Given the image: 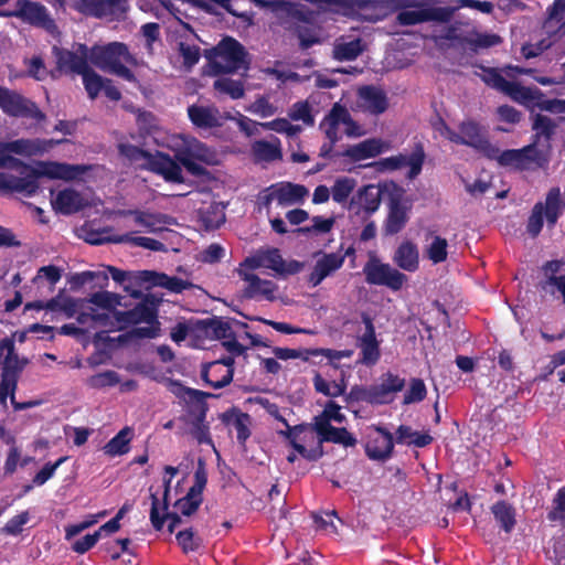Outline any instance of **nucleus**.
<instances>
[{
  "label": "nucleus",
  "instance_id": "f257e3e1",
  "mask_svg": "<svg viewBox=\"0 0 565 565\" xmlns=\"http://www.w3.org/2000/svg\"><path fill=\"white\" fill-rule=\"evenodd\" d=\"M2 168H4V163L0 160V169ZM93 169L94 167L89 164L39 161L34 166V175L18 177L8 172H0V189L32 195L39 189L36 177L66 182L86 181Z\"/></svg>",
  "mask_w": 565,
  "mask_h": 565
},
{
  "label": "nucleus",
  "instance_id": "f03ea898",
  "mask_svg": "<svg viewBox=\"0 0 565 565\" xmlns=\"http://www.w3.org/2000/svg\"><path fill=\"white\" fill-rule=\"evenodd\" d=\"M156 140L160 146L174 152L178 161L194 175L204 174L205 169L202 164L216 166L220 162L218 153L193 136L166 134Z\"/></svg>",
  "mask_w": 565,
  "mask_h": 565
},
{
  "label": "nucleus",
  "instance_id": "7ed1b4c3",
  "mask_svg": "<svg viewBox=\"0 0 565 565\" xmlns=\"http://www.w3.org/2000/svg\"><path fill=\"white\" fill-rule=\"evenodd\" d=\"M206 484V476L202 470H198L195 472V482L188 491L186 495L179 499L175 504V513H180L185 516L192 515L202 503V492ZM151 510H150V521L156 530H161L163 527L166 519H170L171 523L169 524V531L173 532L174 526L179 522V518L177 514H169L167 512L168 504L166 500L160 502L157 494L151 493Z\"/></svg>",
  "mask_w": 565,
  "mask_h": 565
},
{
  "label": "nucleus",
  "instance_id": "20e7f679",
  "mask_svg": "<svg viewBox=\"0 0 565 565\" xmlns=\"http://www.w3.org/2000/svg\"><path fill=\"white\" fill-rule=\"evenodd\" d=\"M88 306L79 312L77 322L79 324H88L93 329L99 327H114V322L121 329L120 318L125 312L116 311L115 308L120 303V297L109 291H98L90 296L87 300Z\"/></svg>",
  "mask_w": 565,
  "mask_h": 565
},
{
  "label": "nucleus",
  "instance_id": "39448f33",
  "mask_svg": "<svg viewBox=\"0 0 565 565\" xmlns=\"http://www.w3.org/2000/svg\"><path fill=\"white\" fill-rule=\"evenodd\" d=\"M89 61L106 73L114 74L129 82H135V75L127 64H136L127 45L121 42H111L106 45H95L90 49Z\"/></svg>",
  "mask_w": 565,
  "mask_h": 565
},
{
  "label": "nucleus",
  "instance_id": "423d86ee",
  "mask_svg": "<svg viewBox=\"0 0 565 565\" xmlns=\"http://www.w3.org/2000/svg\"><path fill=\"white\" fill-rule=\"evenodd\" d=\"M61 142V140L41 138H19L0 141V160L4 163V168H26V164L19 157L33 158L43 156Z\"/></svg>",
  "mask_w": 565,
  "mask_h": 565
},
{
  "label": "nucleus",
  "instance_id": "0eeeda50",
  "mask_svg": "<svg viewBox=\"0 0 565 565\" xmlns=\"http://www.w3.org/2000/svg\"><path fill=\"white\" fill-rule=\"evenodd\" d=\"M25 361L20 360L14 351V343L4 339L0 341V403L7 404L8 397H11L15 409H22L29 404H15L14 392L20 372L23 370Z\"/></svg>",
  "mask_w": 565,
  "mask_h": 565
},
{
  "label": "nucleus",
  "instance_id": "6e6552de",
  "mask_svg": "<svg viewBox=\"0 0 565 565\" xmlns=\"http://www.w3.org/2000/svg\"><path fill=\"white\" fill-rule=\"evenodd\" d=\"M303 264L296 259L286 260L280 250L274 247L259 248L247 256L237 269L254 273L256 269H268L277 276H289L302 270Z\"/></svg>",
  "mask_w": 565,
  "mask_h": 565
},
{
  "label": "nucleus",
  "instance_id": "1a4fd4ad",
  "mask_svg": "<svg viewBox=\"0 0 565 565\" xmlns=\"http://www.w3.org/2000/svg\"><path fill=\"white\" fill-rule=\"evenodd\" d=\"M210 66L215 74L246 71L248 62L243 45L232 38L222 40L210 53Z\"/></svg>",
  "mask_w": 565,
  "mask_h": 565
},
{
  "label": "nucleus",
  "instance_id": "9d476101",
  "mask_svg": "<svg viewBox=\"0 0 565 565\" xmlns=\"http://www.w3.org/2000/svg\"><path fill=\"white\" fill-rule=\"evenodd\" d=\"M435 129L439 135L457 145H466L475 148L481 153L492 150V143L488 140L482 127L473 120H465L459 125V132L449 128L444 121L436 125Z\"/></svg>",
  "mask_w": 565,
  "mask_h": 565
},
{
  "label": "nucleus",
  "instance_id": "9b49d317",
  "mask_svg": "<svg viewBox=\"0 0 565 565\" xmlns=\"http://www.w3.org/2000/svg\"><path fill=\"white\" fill-rule=\"evenodd\" d=\"M320 128L333 145L341 139L342 134L349 137H361L363 128L352 119L348 109L340 104H334L329 114L320 124Z\"/></svg>",
  "mask_w": 565,
  "mask_h": 565
},
{
  "label": "nucleus",
  "instance_id": "f8f14e48",
  "mask_svg": "<svg viewBox=\"0 0 565 565\" xmlns=\"http://www.w3.org/2000/svg\"><path fill=\"white\" fill-rule=\"evenodd\" d=\"M309 195L308 189L302 184L278 182L266 188L259 195L260 204L269 212L273 203L279 206H289L302 203Z\"/></svg>",
  "mask_w": 565,
  "mask_h": 565
},
{
  "label": "nucleus",
  "instance_id": "ddd939ff",
  "mask_svg": "<svg viewBox=\"0 0 565 565\" xmlns=\"http://www.w3.org/2000/svg\"><path fill=\"white\" fill-rule=\"evenodd\" d=\"M186 396L193 401L188 406L185 423L190 425V433L199 444L212 445L209 425L205 423L206 404L203 401L204 394L198 390H186Z\"/></svg>",
  "mask_w": 565,
  "mask_h": 565
},
{
  "label": "nucleus",
  "instance_id": "4468645a",
  "mask_svg": "<svg viewBox=\"0 0 565 565\" xmlns=\"http://www.w3.org/2000/svg\"><path fill=\"white\" fill-rule=\"evenodd\" d=\"M0 108L11 117L30 118L36 122L45 119V115L32 100L2 86H0Z\"/></svg>",
  "mask_w": 565,
  "mask_h": 565
},
{
  "label": "nucleus",
  "instance_id": "2eb2a0df",
  "mask_svg": "<svg viewBox=\"0 0 565 565\" xmlns=\"http://www.w3.org/2000/svg\"><path fill=\"white\" fill-rule=\"evenodd\" d=\"M1 15L15 17L29 24L43 28L50 33H55L57 26L50 17L47 9L39 3L30 0H18L12 11L1 12Z\"/></svg>",
  "mask_w": 565,
  "mask_h": 565
},
{
  "label": "nucleus",
  "instance_id": "dca6fc26",
  "mask_svg": "<svg viewBox=\"0 0 565 565\" xmlns=\"http://www.w3.org/2000/svg\"><path fill=\"white\" fill-rule=\"evenodd\" d=\"M365 280L370 285L385 286L394 291L399 290L406 281V276L372 256L363 267Z\"/></svg>",
  "mask_w": 565,
  "mask_h": 565
},
{
  "label": "nucleus",
  "instance_id": "f3484780",
  "mask_svg": "<svg viewBox=\"0 0 565 565\" xmlns=\"http://www.w3.org/2000/svg\"><path fill=\"white\" fill-rule=\"evenodd\" d=\"M237 274L244 282L243 294L246 298L265 301H275L278 298V286L273 280L242 269H237Z\"/></svg>",
  "mask_w": 565,
  "mask_h": 565
},
{
  "label": "nucleus",
  "instance_id": "a211bd4d",
  "mask_svg": "<svg viewBox=\"0 0 565 565\" xmlns=\"http://www.w3.org/2000/svg\"><path fill=\"white\" fill-rule=\"evenodd\" d=\"M282 423L288 428L285 433L286 437L299 455L308 459H315L320 455L321 440L312 429L303 426L291 428L285 419H282Z\"/></svg>",
  "mask_w": 565,
  "mask_h": 565
},
{
  "label": "nucleus",
  "instance_id": "6ab92c4d",
  "mask_svg": "<svg viewBox=\"0 0 565 565\" xmlns=\"http://www.w3.org/2000/svg\"><path fill=\"white\" fill-rule=\"evenodd\" d=\"M120 321H122L121 328L128 324L146 322V327L135 328L134 334L138 338L152 339L159 334V326L156 321V316L153 311L145 305H138L132 310L126 311V313L121 315Z\"/></svg>",
  "mask_w": 565,
  "mask_h": 565
},
{
  "label": "nucleus",
  "instance_id": "aec40b11",
  "mask_svg": "<svg viewBox=\"0 0 565 565\" xmlns=\"http://www.w3.org/2000/svg\"><path fill=\"white\" fill-rule=\"evenodd\" d=\"M57 67L67 74L83 75L88 68L89 52L85 44H78L74 52L54 47Z\"/></svg>",
  "mask_w": 565,
  "mask_h": 565
},
{
  "label": "nucleus",
  "instance_id": "412c9836",
  "mask_svg": "<svg viewBox=\"0 0 565 565\" xmlns=\"http://www.w3.org/2000/svg\"><path fill=\"white\" fill-rule=\"evenodd\" d=\"M345 254L341 252L316 254L315 265L308 276L312 287L319 286L326 278L332 276L344 264Z\"/></svg>",
  "mask_w": 565,
  "mask_h": 565
},
{
  "label": "nucleus",
  "instance_id": "4be33fe9",
  "mask_svg": "<svg viewBox=\"0 0 565 565\" xmlns=\"http://www.w3.org/2000/svg\"><path fill=\"white\" fill-rule=\"evenodd\" d=\"M405 386L404 379L388 373L382 383L362 392L361 398L371 404H387L394 399V394Z\"/></svg>",
  "mask_w": 565,
  "mask_h": 565
},
{
  "label": "nucleus",
  "instance_id": "5701e85b",
  "mask_svg": "<svg viewBox=\"0 0 565 565\" xmlns=\"http://www.w3.org/2000/svg\"><path fill=\"white\" fill-rule=\"evenodd\" d=\"M121 216H130L135 225L139 226L147 233H159L168 226L174 225L177 222L172 216L163 213H153L143 210H127L119 212Z\"/></svg>",
  "mask_w": 565,
  "mask_h": 565
},
{
  "label": "nucleus",
  "instance_id": "b1692460",
  "mask_svg": "<svg viewBox=\"0 0 565 565\" xmlns=\"http://www.w3.org/2000/svg\"><path fill=\"white\" fill-rule=\"evenodd\" d=\"M365 331L358 339V347L360 349L359 362L371 366L377 363L381 356L380 342L376 339L375 328L372 319L369 316H363Z\"/></svg>",
  "mask_w": 565,
  "mask_h": 565
},
{
  "label": "nucleus",
  "instance_id": "393cba45",
  "mask_svg": "<svg viewBox=\"0 0 565 565\" xmlns=\"http://www.w3.org/2000/svg\"><path fill=\"white\" fill-rule=\"evenodd\" d=\"M392 148L391 142L381 138H369L359 143L349 146L342 156L353 162L376 158Z\"/></svg>",
  "mask_w": 565,
  "mask_h": 565
},
{
  "label": "nucleus",
  "instance_id": "a878e982",
  "mask_svg": "<svg viewBox=\"0 0 565 565\" xmlns=\"http://www.w3.org/2000/svg\"><path fill=\"white\" fill-rule=\"evenodd\" d=\"M233 358L213 361L203 366L202 379L213 388H221L231 383L233 379Z\"/></svg>",
  "mask_w": 565,
  "mask_h": 565
},
{
  "label": "nucleus",
  "instance_id": "bb28decb",
  "mask_svg": "<svg viewBox=\"0 0 565 565\" xmlns=\"http://www.w3.org/2000/svg\"><path fill=\"white\" fill-rule=\"evenodd\" d=\"M388 107L385 93L374 86H363L358 90L356 109L371 115H381Z\"/></svg>",
  "mask_w": 565,
  "mask_h": 565
},
{
  "label": "nucleus",
  "instance_id": "cd10ccee",
  "mask_svg": "<svg viewBox=\"0 0 565 565\" xmlns=\"http://www.w3.org/2000/svg\"><path fill=\"white\" fill-rule=\"evenodd\" d=\"M188 116L191 122L200 129L221 127L228 115H222L215 106L191 105L188 107Z\"/></svg>",
  "mask_w": 565,
  "mask_h": 565
},
{
  "label": "nucleus",
  "instance_id": "c85d7f7f",
  "mask_svg": "<svg viewBox=\"0 0 565 565\" xmlns=\"http://www.w3.org/2000/svg\"><path fill=\"white\" fill-rule=\"evenodd\" d=\"M504 94L530 109L539 108L544 110L543 106L550 100L544 98L539 88L525 87L516 82H510Z\"/></svg>",
  "mask_w": 565,
  "mask_h": 565
},
{
  "label": "nucleus",
  "instance_id": "c756f323",
  "mask_svg": "<svg viewBox=\"0 0 565 565\" xmlns=\"http://www.w3.org/2000/svg\"><path fill=\"white\" fill-rule=\"evenodd\" d=\"M145 169H149L160 175L167 181L181 183L183 182L182 169L177 161L170 156L161 152L150 154L148 163Z\"/></svg>",
  "mask_w": 565,
  "mask_h": 565
},
{
  "label": "nucleus",
  "instance_id": "7c9ffc66",
  "mask_svg": "<svg viewBox=\"0 0 565 565\" xmlns=\"http://www.w3.org/2000/svg\"><path fill=\"white\" fill-rule=\"evenodd\" d=\"M394 448L393 436L390 431L377 427L375 434L369 437L365 446L366 455L373 460H386Z\"/></svg>",
  "mask_w": 565,
  "mask_h": 565
},
{
  "label": "nucleus",
  "instance_id": "2f4dec72",
  "mask_svg": "<svg viewBox=\"0 0 565 565\" xmlns=\"http://www.w3.org/2000/svg\"><path fill=\"white\" fill-rule=\"evenodd\" d=\"M138 277L142 282L162 287L172 292H182L192 287L189 280L151 270L140 271Z\"/></svg>",
  "mask_w": 565,
  "mask_h": 565
},
{
  "label": "nucleus",
  "instance_id": "473e14b6",
  "mask_svg": "<svg viewBox=\"0 0 565 565\" xmlns=\"http://www.w3.org/2000/svg\"><path fill=\"white\" fill-rule=\"evenodd\" d=\"M52 204L55 211L68 215L84 207L85 199L74 189H64L54 196Z\"/></svg>",
  "mask_w": 565,
  "mask_h": 565
},
{
  "label": "nucleus",
  "instance_id": "72a5a7b5",
  "mask_svg": "<svg viewBox=\"0 0 565 565\" xmlns=\"http://www.w3.org/2000/svg\"><path fill=\"white\" fill-rule=\"evenodd\" d=\"M252 153L257 162H273L281 159V143L277 137L269 140H256L252 143Z\"/></svg>",
  "mask_w": 565,
  "mask_h": 565
},
{
  "label": "nucleus",
  "instance_id": "f704fd0d",
  "mask_svg": "<svg viewBox=\"0 0 565 565\" xmlns=\"http://www.w3.org/2000/svg\"><path fill=\"white\" fill-rule=\"evenodd\" d=\"M411 205L406 202L392 200L390 212L385 221L386 234L393 235L398 233L408 221V211Z\"/></svg>",
  "mask_w": 565,
  "mask_h": 565
},
{
  "label": "nucleus",
  "instance_id": "c9c22d12",
  "mask_svg": "<svg viewBox=\"0 0 565 565\" xmlns=\"http://www.w3.org/2000/svg\"><path fill=\"white\" fill-rule=\"evenodd\" d=\"M540 141H535L521 149L523 152L524 170L535 168H543L550 160V145L543 142L542 147L539 146Z\"/></svg>",
  "mask_w": 565,
  "mask_h": 565
},
{
  "label": "nucleus",
  "instance_id": "e433bc0d",
  "mask_svg": "<svg viewBox=\"0 0 565 565\" xmlns=\"http://www.w3.org/2000/svg\"><path fill=\"white\" fill-rule=\"evenodd\" d=\"M544 204V213L547 224L554 226L558 217L565 210V196L558 186L552 188L547 194Z\"/></svg>",
  "mask_w": 565,
  "mask_h": 565
},
{
  "label": "nucleus",
  "instance_id": "4c0bfd02",
  "mask_svg": "<svg viewBox=\"0 0 565 565\" xmlns=\"http://www.w3.org/2000/svg\"><path fill=\"white\" fill-rule=\"evenodd\" d=\"M393 260L399 268L406 271H415L419 264L416 245L411 242L402 243L396 249Z\"/></svg>",
  "mask_w": 565,
  "mask_h": 565
},
{
  "label": "nucleus",
  "instance_id": "58836bf2",
  "mask_svg": "<svg viewBox=\"0 0 565 565\" xmlns=\"http://www.w3.org/2000/svg\"><path fill=\"white\" fill-rule=\"evenodd\" d=\"M316 433L321 441H331L344 447H353L356 444L355 437L345 428H337L331 424H320V429H316Z\"/></svg>",
  "mask_w": 565,
  "mask_h": 565
},
{
  "label": "nucleus",
  "instance_id": "ea45409f",
  "mask_svg": "<svg viewBox=\"0 0 565 565\" xmlns=\"http://www.w3.org/2000/svg\"><path fill=\"white\" fill-rule=\"evenodd\" d=\"M492 150L486 152V157L495 160L500 166L515 169V170H524L523 164V152L521 149H511V150H504L500 151L499 148L492 145Z\"/></svg>",
  "mask_w": 565,
  "mask_h": 565
},
{
  "label": "nucleus",
  "instance_id": "a19ab883",
  "mask_svg": "<svg viewBox=\"0 0 565 565\" xmlns=\"http://www.w3.org/2000/svg\"><path fill=\"white\" fill-rule=\"evenodd\" d=\"M132 436L134 430L130 427H124L104 446V452L111 457L127 454Z\"/></svg>",
  "mask_w": 565,
  "mask_h": 565
},
{
  "label": "nucleus",
  "instance_id": "79ce46f5",
  "mask_svg": "<svg viewBox=\"0 0 565 565\" xmlns=\"http://www.w3.org/2000/svg\"><path fill=\"white\" fill-rule=\"evenodd\" d=\"M352 204H358L366 213H373L380 206L379 191L372 184L364 185L353 196Z\"/></svg>",
  "mask_w": 565,
  "mask_h": 565
},
{
  "label": "nucleus",
  "instance_id": "37998d69",
  "mask_svg": "<svg viewBox=\"0 0 565 565\" xmlns=\"http://www.w3.org/2000/svg\"><path fill=\"white\" fill-rule=\"evenodd\" d=\"M313 385L318 393H321L329 397L341 396L347 388V384L344 382L343 376L339 381H330L320 373L315 374Z\"/></svg>",
  "mask_w": 565,
  "mask_h": 565
},
{
  "label": "nucleus",
  "instance_id": "c03bdc74",
  "mask_svg": "<svg viewBox=\"0 0 565 565\" xmlns=\"http://www.w3.org/2000/svg\"><path fill=\"white\" fill-rule=\"evenodd\" d=\"M109 242L113 243H129L135 246L143 247L149 250L162 252L166 250V246L160 241H157L151 237L146 236H136L132 233H126L120 235H115L109 238Z\"/></svg>",
  "mask_w": 565,
  "mask_h": 565
},
{
  "label": "nucleus",
  "instance_id": "a18cd8bd",
  "mask_svg": "<svg viewBox=\"0 0 565 565\" xmlns=\"http://www.w3.org/2000/svg\"><path fill=\"white\" fill-rule=\"evenodd\" d=\"M214 89L230 96L232 99H239L245 94L244 83L241 79H233L226 76L216 78L213 83Z\"/></svg>",
  "mask_w": 565,
  "mask_h": 565
},
{
  "label": "nucleus",
  "instance_id": "49530a36",
  "mask_svg": "<svg viewBox=\"0 0 565 565\" xmlns=\"http://www.w3.org/2000/svg\"><path fill=\"white\" fill-rule=\"evenodd\" d=\"M397 443L414 445L416 447H425L433 440L431 436L426 433L413 430L408 426H399L397 429Z\"/></svg>",
  "mask_w": 565,
  "mask_h": 565
},
{
  "label": "nucleus",
  "instance_id": "de8ad7c7",
  "mask_svg": "<svg viewBox=\"0 0 565 565\" xmlns=\"http://www.w3.org/2000/svg\"><path fill=\"white\" fill-rule=\"evenodd\" d=\"M356 186V180L350 177H340L335 179L331 188V196L334 202L343 204L348 201Z\"/></svg>",
  "mask_w": 565,
  "mask_h": 565
},
{
  "label": "nucleus",
  "instance_id": "09e8293b",
  "mask_svg": "<svg viewBox=\"0 0 565 565\" xmlns=\"http://www.w3.org/2000/svg\"><path fill=\"white\" fill-rule=\"evenodd\" d=\"M63 270L54 265L43 266L38 269L32 282L38 287L47 285L51 289L61 280Z\"/></svg>",
  "mask_w": 565,
  "mask_h": 565
},
{
  "label": "nucleus",
  "instance_id": "8fccbe9b",
  "mask_svg": "<svg viewBox=\"0 0 565 565\" xmlns=\"http://www.w3.org/2000/svg\"><path fill=\"white\" fill-rule=\"evenodd\" d=\"M363 51L362 42L359 39L349 42H339L334 45L333 56L339 61H352Z\"/></svg>",
  "mask_w": 565,
  "mask_h": 565
},
{
  "label": "nucleus",
  "instance_id": "3c124183",
  "mask_svg": "<svg viewBox=\"0 0 565 565\" xmlns=\"http://www.w3.org/2000/svg\"><path fill=\"white\" fill-rule=\"evenodd\" d=\"M465 43L475 50L488 49L501 43V38L494 33L470 32L465 39Z\"/></svg>",
  "mask_w": 565,
  "mask_h": 565
},
{
  "label": "nucleus",
  "instance_id": "603ef678",
  "mask_svg": "<svg viewBox=\"0 0 565 565\" xmlns=\"http://www.w3.org/2000/svg\"><path fill=\"white\" fill-rule=\"evenodd\" d=\"M359 7V15L369 21H377L384 18L385 11L380 6L383 0H355Z\"/></svg>",
  "mask_w": 565,
  "mask_h": 565
},
{
  "label": "nucleus",
  "instance_id": "864d4df0",
  "mask_svg": "<svg viewBox=\"0 0 565 565\" xmlns=\"http://www.w3.org/2000/svg\"><path fill=\"white\" fill-rule=\"evenodd\" d=\"M118 149L124 158H126L130 163L137 166L138 168H146L151 154L136 146L127 143H120Z\"/></svg>",
  "mask_w": 565,
  "mask_h": 565
},
{
  "label": "nucleus",
  "instance_id": "5fc2aeb1",
  "mask_svg": "<svg viewBox=\"0 0 565 565\" xmlns=\"http://www.w3.org/2000/svg\"><path fill=\"white\" fill-rule=\"evenodd\" d=\"M345 416L341 413V407L334 402H328L321 415L315 418V429H320V424H331V422L342 424Z\"/></svg>",
  "mask_w": 565,
  "mask_h": 565
},
{
  "label": "nucleus",
  "instance_id": "6e6d98bb",
  "mask_svg": "<svg viewBox=\"0 0 565 565\" xmlns=\"http://www.w3.org/2000/svg\"><path fill=\"white\" fill-rule=\"evenodd\" d=\"M425 160V152L420 145H417L411 154H404L403 167L408 168V178H416L423 168Z\"/></svg>",
  "mask_w": 565,
  "mask_h": 565
},
{
  "label": "nucleus",
  "instance_id": "4d7b16f0",
  "mask_svg": "<svg viewBox=\"0 0 565 565\" xmlns=\"http://www.w3.org/2000/svg\"><path fill=\"white\" fill-rule=\"evenodd\" d=\"M492 513L495 520L501 524V526L507 531H511L514 526V511L511 505L501 501L495 503L492 507Z\"/></svg>",
  "mask_w": 565,
  "mask_h": 565
},
{
  "label": "nucleus",
  "instance_id": "13d9d810",
  "mask_svg": "<svg viewBox=\"0 0 565 565\" xmlns=\"http://www.w3.org/2000/svg\"><path fill=\"white\" fill-rule=\"evenodd\" d=\"M533 130H535L537 141L543 139L544 143L550 145L551 137L555 130V125L551 118L543 115H536L533 122Z\"/></svg>",
  "mask_w": 565,
  "mask_h": 565
},
{
  "label": "nucleus",
  "instance_id": "bf43d9fd",
  "mask_svg": "<svg viewBox=\"0 0 565 565\" xmlns=\"http://www.w3.org/2000/svg\"><path fill=\"white\" fill-rule=\"evenodd\" d=\"M259 126L265 130H273L278 134H285L288 137H294L301 131V127L298 125H292L286 118H277L271 121L259 122Z\"/></svg>",
  "mask_w": 565,
  "mask_h": 565
},
{
  "label": "nucleus",
  "instance_id": "052dcab7",
  "mask_svg": "<svg viewBox=\"0 0 565 565\" xmlns=\"http://www.w3.org/2000/svg\"><path fill=\"white\" fill-rule=\"evenodd\" d=\"M119 375L115 371H105L95 375H92L86 380V384L96 390L111 387L119 383Z\"/></svg>",
  "mask_w": 565,
  "mask_h": 565
},
{
  "label": "nucleus",
  "instance_id": "680f3d73",
  "mask_svg": "<svg viewBox=\"0 0 565 565\" xmlns=\"http://www.w3.org/2000/svg\"><path fill=\"white\" fill-rule=\"evenodd\" d=\"M333 226V217L313 216L311 220V225L299 228V232L307 235H323L330 233Z\"/></svg>",
  "mask_w": 565,
  "mask_h": 565
},
{
  "label": "nucleus",
  "instance_id": "e2e57ef3",
  "mask_svg": "<svg viewBox=\"0 0 565 565\" xmlns=\"http://www.w3.org/2000/svg\"><path fill=\"white\" fill-rule=\"evenodd\" d=\"M427 394L426 385L420 379H412L404 394L403 404L409 405L422 402Z\"/></svg>",
  "mask_w": 565,
  "mask_h": 565
},
{
  "label": "nucleus",
  "instance_id": "0e129e2a",
  "mask_svg": "<svg viewBox=\"0 0 565 565\" xmlns=\"http://www.w3.org/2000/svg\"><path fill=\"white\" fill-rule=\"evenodd\" d=\"M448 243L440 236H434L431 243L427 247V257L434 263L439 264L447 259Z\"/></svg>",
  "mask_w": 565,
  "mask_h": 565
},
{
  "label": "nucleus",
  "instance_id": "69168bd1",
  "mask_svg": "<svg viewBox=\"0 0 565 565\" xmlns=\"http://www.w3.org/2000/svg\"><path fill=\"white\" fill-rule=\"evenodd\" d=\"M83 83L90 99H95L103 90L106 79L88 68L83 75Z\"/></svg>",
  "mask_w": 565,
  "mask_h": 565
},
{
  "label": "nucleus",
  "instance_id": "338daca9",
  "mask_svg": "<svg viewBox=\"0 0 565 565\" xmlns=\"http://www.w3.org/2000/svg\"><path fill=\"white\" fill-rule=\"evenodd\" d=\"M288 116L291 120L302 121L307 126H312L315 122L311 106L308 102H297L295 103L288 113Z\"/></svg>",
  "mask_w": 565,
  "mask_h": 565
},
{
  "label": "nucleus",
  "instance_id": "774afa93",
  "mask_svg": "<svg viewBox=\"0 0 565 565\" xmlns=\"http://www.w3.org/2000/svg\"><path fill=\"white\" fill-rule=\"evenodd\" d=\"M107 6L104 0H76L74 9L83 14L96 18H104V7Z\"/></svg>",
  "mask_w": 565,
  "mask_h": 565
}]
</instances>
